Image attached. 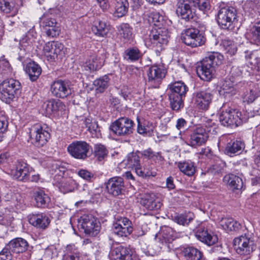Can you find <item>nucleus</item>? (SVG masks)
I'll return each instance as SVG.
<instances>
[{
  "label": "nucleus",
  "instance_id": "obj_1",
  "mask_svg": "<svg viewBox=\"0 0 260 260\" xmlns=\"http://www.w3.org/2000/svg\"><path fill=\"white\" fill-rule=\"evenodd\" d=\"M223 56L218 53L210 54L197 68L198 76L202 80L210 81L214 77L215 67L221 64Z\"/></svg>",
  "mask_w": 260,
  "mask_h": 260
},
{
  "label": "nucleus",
  "instance_id": "obj_2",
  "mask_svg": "<svg viewBox=\"0 0 260 260\" xmlns=\"http://www.w3.org/2000/svg\"><path fill=\"white\" fill-rule=\"evenodd\" d=\"M169 100L171 108L178 111L183 107V100L188 91L187 86L182 82H175L170 85Z\"/></svg>",
  "mask_w": 260,
  "mask_h": 260
},
{
  "label": "nucleus",
  "instance_id": "obj_3",
  "mask_svg": "<svg viewBox=\"0 0 260 260\" xmlns=\"http://www.w3.org/2000/svg\"><path fill=\"white\" fill-rule=\"evenodd\" d=\"M169 34L165 28H153L149 32L146 43L156 51H161L169 41Z\"/></svg>",
  "mask_w": 260,
  "mask_h": 260
},
{
  "label": "nucleus",
  "instance_id": "obj_4",
  "mask_svg": "<svg viewBox=\"0 0 260 260\" xmlns=\"http://www.w3.org/2000/svg\"><path fill=\"white\" fill-rule=\"evenodd\" d=\"M21 85L14 79L4 80L0 84V99L6 103L10 102L21 93Z\"/></svg>",
  "mask_w": 260,
  "mask_h": 260
},
{
  "label": "nucleus",
  "instance_id": "obj_5",
  "mask_svg": "<svg viewBox=\"0 0 260 260\" xmlns=\"http://www.w3.org/2000/svg\"><path fill=\"white\" fill-rule=\"evenodd\" d=\"M28 131L31 143L38 147L44 146L50 138L49 128L39 123L31 126Z\"/></svg>",
  "mask_w": 260,
  "mask_h": 260
},
{
  "label": "nucleus",
  "instance_id": "obj_6",
  "mask_svg": "<svg viewBox=\"0 0 260 260\" xmlns=\"http://www.w3.org/2000/svg\"><path fill=\"white\" fill-rule=\"evenodd\" d=\"M217 21L223 29H232L234 27L233 23L237 21L236 9L229 7L221 8L217 14Z\"/></svg>",
  "mask_w": 260,
  "mask_h": 260
},
{
  "label": "nucleus",
  "instance_id": "obj_7",
  "mask_svg": "<svg viewBox=\"0 0 260 260\" xmlns=\"http://www.w3.org/2000/svg\"><path fill=\"white\" fill-rule=\"evenodd\" d=\"M181 40L185 44L192 48L202 46L206 42L203 34L194 28L185 29L182 34Z\"/></svg>",
  "mask_w": 260,
  "mask_h": 260
},
{
  "label": "nucleus",
  "instance_id": "obj_8",
  "mask_svg": "<svg viewBox=\"0 0 260 260\" xmlns=\"http://www.w3.org/2000/svg\"><path fill=\"white\" fill-rule=\"evenodd\" d=\"M191 133L188 138L184 137L185 131L180 132L179 134L181 136V139H185L186 142L192 147H196L205 144L209 137L208 134L206 133V129L204 127H197L191 130Z\"/></svg>",
  "mask_w": 260,
  "mask_h": 260
},
{
  "label": "nucleus",
  "instance_id": "obj_9",
  "mask_svg": "<svg viewBox=\"0 0 260 260\" xmlns=\"http://www.w3.org/2000/svg\"><path fill=\"white\" fill-rule=\"evenodd\" d=\"M134 123L127 117H121L112 123L110 129L116 135L124 136L133 133Z\"/></svg>",
  "mask_w": 260,
  "mask_h": 260
},
{
  "label": "nucleus",
  "instance_id": "obj_10",
  "mask_svg": "<svg viewBox=\"0 0 260 260\" xmlns=\"http://www.w3.org/2000/svg\"><path fill=\"white\" fill-rule=\"evenodd\" d=\"M89 148V145L85 141H75L69 145L67 150L73 157L84 160L88 157Z\"/></svg>",
  "mask_w": 260,
  "mask_h": 260
},
{
  "label": "nucleus",
  "instance_id": "obj_11",
  "mask_svg": "<svg viewBox=\"0 0 260 260\" xmlns=\"http://www.w3.org/2000/svg\"><path fill=\"white\" fill-rule=\"evenodd\" d=\"M194 8V2L192 0H179L177 4L176 13L181 19L189 21L195 15Z\"/></svg>",
  "mask_w": 260,
  "mask_h": 260
},
{
  "label": "nucleus",
  "instance_id": "obj_12",
  "mask_svg": "<svg viewBox=\"0 0 260 260\" xmlns=\"http://www.w3.org/2000/svg\"><path fill=\"white\" fill-rule=\"evenodd\" d=\"M234 246L236 252L241 255H249L255 249L254 242L246 236H241L234 240Z\"/></svg>",
  "mask_w": 260,
  "mask_h": 260
},
{
  "label": "nucleus",
  "instance_id": "obj_13",
  "mask_svg": "<svg viewBox=\"0 0 260 260\" xmlns=\"http://www.w3.org/2000/svg\"><path fill=\"white\" fill-rule=\"evenodd\" d=\"M63 45L58 42L51 41L45 44L43 52L48 60L54 61L61 58L63 54Z\"/></svg>",
  "mask_w": 260,
  "mask_h": 260
},
{
  "label": "nucleus",
  "instance_id": "obj_14",
  "mask_svg": "<svg viewBox=\"0 0 260 260\" xmlns=\"http://www.w3.org/2000/svg\"><path fill=\"white\" fill-rule=\"evenodd\" d=\"M109 257L110 260H139L128 248L119 244L112 246Z\"/></svg>",
  "mask_w": 260,
  "mask_h": 260
},
{
  "label": "nucleus",
  "instance_id": "obj_15",
  "mask_svg": "<svg viewBox=\"0 0 260 260\" xmlns=\"http://www.w3.org/2000/svg\"><path fill=\"white\" fill-rule=\"evenodd\" d=\"M50 91L54 96L63 99L71 95L73 89L70 82L58 80L52 83Z\"/></svg>",
  "mask_w": 260,
  "mask_h": 260
},
{
  "label": "nucleus",
  "instance_id": "obj_16",
  "mask_svg": "<svg viewBox=\"0 0 260 260\" xmlns=\"http://www.w3.org/2000/svg\"><path fill=\"white\" fill-rule=\"evenodd\" d=\"M112 230L119 237H127L133 231L131 221L126 217H120L113 223Z\"/></svg>",
  "mask_w": 260,
  "mask_h": 260
},
{
  "label": "nucleus",
  "instance_id": "obj_17",
  "mask_svg": "<svg viewBox=\"0 0 260 260\" xmlns=\"http://www.w3.org/2000/svg\"><path fill=\"white\" fill-rule=\"evenodd\" d=\"M166 73V71L162 67H150L147 72L148 83L154 88L158 87L162 79L165 77Z\"/></svg>",
  "mask_w": 260,
  "mask_h": 260
},
{
  "label": "nucleus",
  "instance_id": "obj_18",
  "mask_svg": "<svg viewBox=\"0 0 260 260\" xmlns=\"http://www.w3.org/2000/svg\"><path fill=\"white\" fill-rule=\"evenodd\" d=\"M82 228L84 232L91 236H95L100 231V223L96 218L91 215L82 217Z\"/></svg>",
  "mask_w": 260,
  "mask_h": 260
},
{
  "label": "nucleus",
  "instance_id": "obj_19",
  "mask_svg": "<svg viewBox=\"0 0 260 260\" xmlns=\"http://www.w3.org/2000/svg\"><path fill=\"white\" fill-rule=\"evenodd\" d=\"M30 173L29 167L26 162L18 161L15 167L10 170V174L17 180L26 182Z\"/></svg>",
  "mask_w": 260,
  "mask_h": 260
},
{
  "label": "nucleus",
  "instance_id": "obj_20",
  "mask_svg": "<svg viewBox=\"0 0 260 260\" xmlns=\"http://www.w3.org/2000/svg\"><path fill=\"white\" fill-rule=\"evenodd\" d=\"M219 120L221 124L225 126L234 125L237 126L241 122L238 112L231 109L222 111L219 114Z\"/></svg>",
  "mask_w": 260,
  "mask_h": 260
},
{
  "label": "nucleus",
  "instance_id": "obj_21",
  "mask_svg": "<svg viewBox=\"0 0 260 260\" xmlns=\"http://www.w3.org/2000/svg\"><path fill=\"white\" fill-rule=\"evenodd\" d=\"M178 236L179 234L176 233L172 228L164 226L159 232L155 235V239L162 245H167L172 243Z\"/></svg>",
  "mask_w": 260,
  "mask_h": 260
},
{
  "label": "nucleus",
  "instance_id": "obj_22",
  "mask_svg": "<svg viewBox=\"0 0 260 260\" xmlns=\"http://www.w3.org/2000/svg\"><path fill=\"white\" fill-rule=\"evenodd\" d=\"M193 98L194 104L198 109L207 110L211 103L212 94L207 91H201L194 93Z\"/></svg>",
  "mask_w": 260,
  "mask_h": 260
},
{
  "label": "nucleus",
  "instance_id": "obj_23",
  "mask_svg": "<svg viewBox=\"0 0 260 260\" xmlns=\"http://www.w3.org/2000/svg\"><path fill=\"white\" fill-rule=\"evenodd\" d=\"M139 202L141 205L149 210H157L160 209L161 206L159 200L153 193L143 194Z\"/></svg>",
  "mask_w": 260,
  "mask_h": 260
},
{
  "label": "nucleus",
  "instance_id": "obj_24",
  "mask_svg": "<svg viewBox=\"0 0 260 260\" xmlns=\"http://www.w3.org/2000/svg\"><path fill=\"white\" fill-rule=\"evenodd\" d=\"M108 192L114 196L121 194L124 189L123 178L120 177H114L109 179L107 183Z\"/></svg>",
  "mask_w": 260,
  "mask_h": 260
},
{
  "label": "nucleus",
  "instance_id": "obj_25",
  "mask_svg": "<svg viewBox=\"0 0 260 260\" xmlns=\"http://www.w3.org/2000/svg\"><path fill=\"white\" fill-rule=\"evenodd\" d=\"M104 55L102 54L93 55L84 62L83 68L90 72L99 70L104 65Z\"/></svg>",
  "mask_w": 260,
  "mask_h": 260
},
{
  "label": "nucleus",
  "instance_id": "obj_26",
  "mask_svg": "<svg viewBox=\"0 0 260 260\" xmlns=\"http://www.w3.org/2000/svg\"><path fill=\"white\" fill-rule=\"evenodd\" d=\"M30 224L38 228L45 229L50 224L49 217L44 213H32L28 216Z\"/></svg>",
  "mask_w": 260,
  "mask_h": 260
},
{
  "label": "nucleus",
  "instance_id": "obj_27",
  "mask_svg": "<svg viewBox=\"0 0 260 260\" xmlns=\"http://www.w3.org/2000/svg\"><path fill=\"white\" fill-rule=\"evenodd\" d=\"M43 108L46 116H49L64 110L65 106L59 100L51 99L44 103Z\"/></svg>",
  "mask_w": 260,
  "mask_h": 260
},
{
  "label": "nucleus",
  "instance_id": "obj_28",
  "mask_svg": "<svg viewBox=\"0 0 260 260\" xmlns=\"http://www.w3.org/2000/svg\"><path fill=\"white\" fill-rule=\"evenodd\" d=\"M59 189L63 193L73 191L76 187V183L72 178L63 177L58 181L54 182Z\"/></svg>",
  "mask_w": 260,
  "mask_h": 260
},
{
  "label": "nucleus",
  "instance_id": "obj_29",
  "mask_svg": "<svg viewBox=\"0 0 260 260\" xmlns=\"http://www.w3.org/2000/svg\"><path fill=\"white\" fill-rule=\"evenodd\" d=\"M28 247V242L21 238H16L9 242L8 247L11 252L16 253L25 251Z\"/></svg>",
  "mask_w": 260,
  "mask_h": 260
},
{
  "label": "nucleus",
  "instance_id": "obj_30",
  "mask_svg": "<svg viewBox=\"0 0 260 260\" xmlns=\"http://www.w3.org/2000/svg\"><path fill=\"white\" fill-rule=\"evenodd\" d=\"M66 168L60 162H54L49 168V172L54 179V182L64 177Z\"/></svg>",
  "mask_w": 260,
  "mask_h": 260
},
{
  "label": "nucleus",
  "instance_id": "obj_31",
  "mask_svg": "<svg viewBox=\"0 0 260 260\" xmlns=\"http://www.w3.org/2000/svg\"><path fill=\"white\" fill-rule=\"evenodd\" d=\"M244 148V144L241 141L233 140L228 142L225 148V153L230 156L240 154Z\"/></svg>",
  "mask_w": 260,
  "mask_h": 260
},
{
  "label": "nucleus",
  "instance_id": "obj_32",
  "mask_svg": "<svg viewBox=\"0 0 260 260\" xmlns=\"http://www.w3.org/2000/svg\"><path fill=\"white\" fill-rule=\"evenodd\" d=\"M223 181L233 190H240L243 186L242 179L239 176L232 174L225 175Z\"/></svg>",
  "mask_w": 260,
  "mask_h": 260
},
{
  "label": "nucleus",
  "instance_id": "obj_33",
  "mask_svg": "<svg viewBox=\"0 0 260 260\" xmlns=\"http://www.w3.org/2000/svg\"><path fill=\"white\" fill-rule=\"evenodd\" d=\"M196 237L200 241L210 246L217 242L218 238L216 235H211L207 230L200 229L196 233Z\"/></svg>",
  "mask_w": 260,
  "mask_h": 260
},
{
  "label": "nucleus",
  "instance_id": "obj_34",
  "mask_svg": "<svg viewBox=\"0 0 260 260\" xmlns=\"http://www.w3.org/2000/svg\"><path fill=\"white\" fill-rule=\"evenodd\" d=\"M182 252L186 260H204L202 252L194 247L184 248Z\"/></svg>",
  "mask_w": 260,
  "mask_h": 260
},
{
  "label": "nucleus",
  "instance_id": "obj_35",
  "mask_svg": "<svg viewBox=\"0 0 260 260\" xmlns=\"http://www.w3.org/2000/svg\"><path fill=\"white\" fill-rule=\"evenodd\" d=\"M34 197L38 207H47L50 202V198L42 189H38L34 192Z\"/></svg>",
  "mask_w": 260,
  "mask_h": 260
},
{
  "label": "nucleus",
  "instance_id": "obj_36",
  "mask_svg": "<svg viewBox=\"0 0 260 260\" xmlns=\"http://www.w3.org/2000/svg\"><path fill=\"white\" fill-rule=\"evenodd\" d=\"M25 71L28 75L30 80L35 81L37 80L40 75L42 69L39 64L34 61H31L26 64Z\"/></svg>",
  "mask_w": 260,
  "mask_h": 260
},
{
  "label": "nucleus",
  "instance_id": "obj_37",
  "mask_svg": "<svg viewBox=\"0 0 260 260\" xmlns=\"http://www.w3.org/2000/svg\"><path fill=\"white\" fill-rule=\"evenodd\" d=\"M177 165L179 170L186 176H192L196 172L195 164L190 160L179 161Z\"/></svg>",
  "mask_w": 260,
  "mask_h": 260
},
{
  "label": "nucleus",
  "instance_id": "obj_38",
  "mask_svg": "<svg viewBox=\"0 0 260 260\" xmlns=\"http://www.w3.org/2000/svg\"><path fill=\"white\" fill-rule=\"evenodd\" d=\"M128 7L127 0H114L115 17L120 18L124 16L128 11Z\"/></svg>",
  "mask_w": 260,
  "mask_h": 260
},
{
  "label": "nucleus",
  "instance_id": "obj_39",
  "mask_svg": "<svg viewBox=\"0 0 260 260\" xmlns=\"http://www.w3.org/2000/svg\"><path fill=\"white\" fill-rule=\"evenodd\" d=\"M109 25L102 20H98L94 22L92 27V31L97 36L104 37L108 33Z\"/></svg>",
  "mask_w": 260,
  "mask_h": 260
},
{
  "label": "nucleus",
  "instance_id": "obj_40",
  "mask_svg": "<svg viewBox=\"0 0 260 260\" xmlns=\"http://www.w3.org/2000/svg\"><path fill=\"white\" fill-rule=\"evenodd\" d=\"M140 153V152L138 151L136 152L129 153L124 160L127 167L134 169L135 172L137 171V168L138 169L141 166L140 156L139 155Z\"/></svg>",
  "mask_w": 260,
  "mask_h": 260
},
{
  "label": "nucleus",
  "instance_id": "obj_41",
  "mask_svg": "<svg viewBox=\"0 0 260 260\" xmlns=\"http://www.w3.org/2000/svg\"><path fill=\"white\" fill-rule=\"evenodd\" d=\"M220 95L230 98L236 93L234 84L230 80H225L222 82L219 90Z\"/></svg>",
  "mask_w": 260,
  "mask_h": 260
},
{
  "label": "nucleus",
  "instance_id": "obj_42",
  "mask_svg": "<svg viewBox=\"0 0 260 260\" xmlns=\"http://www.w3.org/2000/svg\"><path fill=\"white\" fill-rule=\"evenodd\" d=\"M137 132L143 136L149 135L152 133L155 127V125L153 122L146 121L143 124L140 121L139 118L137 117Z\"/></svg>",
  "mask_w": 260,
  "mask_h": 260
},
{
  "label": "nucleus",
  "instance_id": "obj_43",
  "mask_svg": "<svg viewBox=\"0 0 260 260\" xmlns=\"http://www.w3.org/2000/svg\"><path fill=\"white\" fill-rule=\"evenodd\" d=\"M219 223L223 229L230 231L238 230L241 226L240 223L231 218H222Z\"/></svg>",
  "mask_w": 260,
  "mask_h": 260
},
{
  "label": "nucleus",
  "instance_id": "obj_44",
  "mask_svg": "<svg viewBox=\"0 0 260 260\" xmlns=\"http://www.w3.org/2000/svg\"><path fill=\"white\" fill-rule=\"evenodd\" d=\"M84 123L93 137H99L101 135L100 127L96 121L87 118L85 119Z\"/></svg>",
  "mask_w": 260,
  "mask_h": 260
},
{
  "label": "nucleus",
  "instance_id": "obj_45",
  "mask_svg": "<svg viewBox=\"0 0 260 260\" xmlns=\"http://www.w3.org/2000/svg\"><path fill=\"white\" fill-rule=\"evenodd\" d=\"M3 199L5 201H11L13 202L17 208L20 207L22 200L18 194H14L13 191L9 189H6V192L3 194Z\"/></svg>",
  "mask_w": 260,
  "mask_h": 260
},
{
  "label": "nucleus",
  "instance_id": "obj_46",
  "mask_svg": "<svg viewBox=\"0 0 260 260\" xmlns=\"http://www.w3.org/2000/svg\"><path fill=\"white\" fill-rule=\"evenodd\" d=\"M110 78L108 75H104L95 80L93 85L97 92H103L108 87Z\"/></svg>",
  "mask_w": 260,
  "mask_h": 260
},
{
  "label": "nucleus",
  "instance_id": "obj_47",
  "mask_svg": "<svg viewBox=\"0 0 260 260\" xmlns=\"http://www.w3.org/2000/svg\"><path fill=\"white\" fill-rule=\"evenodd\" d=\"M193 218L191 213L177 214L173 217V220L177 224L183 226L187 225Z\"/></svg>",
  "mask_w": 260,
  "mask_h": 260
},
{
  "label": "nucleus",
  "instance_id": "obj_48",
  "mask_svg": "<svg viewBox=\"0 0 260 260\" xmlns=\"http://www.w3.org/2000/svg\"><path fill=\"white\" fill-rule=\"evenodd\" d=\"M119 35L124 40L128 41L133 38V28L127 23L121 24L118 28Z\"/></svg>",
  "mask_w": 260,
  "mask_h": 260
},
{
  "label": "nucleus",
  "instance_id": "obj_49",
  "mask_svg": "<svg viewBox=\"0 0 260 260\" xmlns=\"http://www.w3.org/2000/svg\"><path fill=\"white\" fill-rule=\"evenodd\" d=\"M124 58L131 61L138 60L141 57L140 51L136 47H132L127 49L124 51Z\"/></svg>",
  "mask_w": 260,
  "mask_h": 260
},
{
  "label": "nucleus",
  "instance_id": "obj_50",
  "mask_svg": "<svg viewBox=\"0 0 260 260\" xmlns=\"http://www.w3.org/2000/svg\"><path fill=\"white\" fill-rule=\"evenodd\" d=\"M93 154L99 161H102L107 157L108 150L104 145L96 144L94 146Z\"/></svg>",
  "mask_w": 260,
  "mask_h": 260
},
{
  "label": "nucleus",
  "instance_id": "obj_51",
  "mask_svg": "<svg viewBox=\"0 0 260 260\" xmlns=\"http://www.w3.org/2000/svg\"><path fill=\"white\" fill-rule=\"evenodd\" d=\"M222 46L225 53L231 56L235 55L237 50L236 44L230 40H223Z\"/></svg>",
  "mask_w": 260,
  "mask_h": 260
},
{
  "label": "nucleus",
  "instance_id": "obj_52",
  "mask_svg": "<svg viewBox=\"0 0 260 260\" xmlns=\"http://www.w3.org/2000/svg\"><path fill=\"white\" fill-rule=\"evenodd\" d=\"M149 21H151V22L154 26L157 28H162L166 22L164 17L158 12H152L149 16Z\"/></svg>",
  "mask_w": 260,
  "mask_h": 260
},
{
  "label": "nucleus",
  "instance_id": "obj_53",
  "mask_svg": "<svg viewBox=\"0 0 260 260\" xmlns=\"http://www.w3.org/2000/svg\"><path fill=\"white\" fill-rule=\"evenodd\" d=\"M30 33H28L20 41V49H23L25 51H29L31 49L35 40L34 38H30Z\"/></svg>",
  "mask_w": 260,
  "mask_h": 260
},
{
  "label": "nucleus",
  "instance_id": "obj_54",
  "mask_svg": "<svg viewBox=\"0 0 260 260\" xmlns=\"http://www.w3.org/2000/svg\"><path fill=\"white\" fill-rule=\"evenodd\" d=\"M194 2V7H198L199 9L204 13L208 12L211 8L210 0H192Z\"/></svg>",
  "mask_w": 260,
  "mask_h": 260
},
{
  "label": "nucleus",
  "instance_id": "obj_55",
  "mask_svg": "<svg viewBox=\"0 0 260 260\" xmlns=\"http://www.w3.org/2000/svg\"><path fill=\"white\" fill-rule=\"evenodd\" d=\"M56 20L49 16L44 14L40 18V25L43 29L52 26L56 24Z\"/></svg>",
  "mask_w": 260,
  "mask_h": 260
},
{
  "label": "nucleus",
  "instance_id": "obj_56",
  "mask_svg": "<svg viewBox=\"0 0 260 260\" xmlns=\"http://www.w3.org/2000/svg\"><path fill=\"white\" fill-rule=\"evenodd\" d=\"M57 256V249L54 247H50L46 249L43 258L44 260H54Z\"/></svg>",
  "mask_w": 260,
  "mask_h": 260
},
{
  "label": "nucleus",
  "instance_id": "obj_57",
  "mask_svg": "<svg viewBox=\"0 0 260 260\" xmlns=\"http://www.w3.org/2000/svg\"><path fill=\"white\" fill-rule=\"evenodd\" d=\"M251 38L255 42H260V22L256 23L251 29Z\"/></svg>",
  "mask_w": 260,
  "mask_h": 260
},
{
  "label": "nucleus",
  "instance_id": "obj_58",
  "mask_svg": "<svg viewBox=\"0 0 260 260\" xmlns=\"http://www.w3.org/2000/svg\"><path fill=\"white\" fill-rule=\"evenodd\" d=\"M136 173L138 176L142 177L155 176V172H152L149 168L144 167L142 168L141 165L138 169L137 168Z\"/></svg>",
  "mask_w": 260,
  "mask_h": 260
},
{
  "label": "nucleus",
  "instance_id": "obj_59",
  "mask_svg": "<svg viewBox=\"0 0 260 260\" xmlns=\"http://www.w3.org/2000/svg\"><path fill=\"white\" fill-rule=\"evenodd\" d=\"M204 128L206 129L207 134L210 133L212 135H214L217 132V125L212 120L207 121Z\"/></svg>",
  "mask_w": 260,
  "mask_h": 260
},
{
  "label": "nucleus",
  "instance_id": "obj_60",
  "mask_svg": "<svg viewBox=\"0 0 260 260\" xmlns=\"http://www.w3.org/2000/svg\"><path fill=\"white\" fill-rule=\"evenodd\" d=\"M46 36L49 38H54L58 36L60 33V29L56 24L52 26L48 27L46 29H43Z\"/></svg>",
  "mask_w": 260,
  "mask_h": 260
},
{
  "label": "nucleus",
  "instance_id": "obj_61",
  "mask_svg": "<svg viewBox=\"0 0 260 260\" xmlns=\"http://www.w3.org/2000/svg\"><path fill=\"white\" fill-rule=\"evenodd\" d=\"M14 8L13 3L9 0H0V10L6 13L11 12Z\"/></svg>",
  "mask_w": 260,
  "mask_h": 260
},
{
  "label": "nucleus",
  "instance_id": "obj_62",
  "mask_svg": "<svg viewBox=\"0 0 260 260\" xmlns=\"http://www.w3.org/2000/svg\"><path fill=\"white\" fill-rule=\"evenodd\" d=\"M142 156L148 159H155L160 155L159 153L153 152L150 148L145 150L140 153Z\"/></svg>",
  "mask_w": 260,
  "mask_h": 260
},
{
  "label": "nucleus",
  "instance_id": "obj_63",
  "mask_svg": "<svg viewBox=\"0 0 260 260\" xmlns=\"http://www.w3.org/2000/svg\"><path fill=\"white\" fill-rule=\"evenodd\" d=\"M78 175L86 181H90L94 177V175L92 173L86 170L81 169L78 171Z\"/></svg>",
  "mask_w": 260,
  "mask_h": 260
},
{
  "label": "nucleus",
  "instance_id": "obj_64",
  "mask_svg": "<svg viewBox=\"0 0 260 260\" xmlns=\"http://www.w3.org/2000/svg\"><path fill=\"white\" fill-rule=\"evenodd\" d=\"M11 250L8 247L4 248L0 252V260H12Z\"/></svg>",
  "mask_w": 260,
  "mask_h": 260
}]
</instances>
